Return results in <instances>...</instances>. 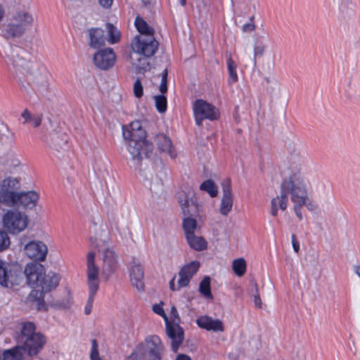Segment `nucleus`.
<instances>
[{
    "mask_svg": "<svg viewBox=\"0 0 360 360\" xmlns=\"http://www.w3.org/2000/svg\"><path fill=\"white\" fill-rule=\"evenodd\" d=\"M28 257L36 261H44L48 252L47 246L41 241H30L24 248Z\"/></svg>",
    "mask_w": 360,
    "mask_h": 360,
    "instance_id": "obj_19",
    "label": "nucleus"
},
{
    "mask_svg": "<svg viewBox=\"0 0 360 360\" xmlns=\"http://www.w3.org/2000/svg\"><path fill=\"white\" fill-rule=\"evenodd\" d=\"M246 262L243 258H238L233 261L232 269L238 276H243L246 271Z\"/></svg>",
    "mask_w": 360,
    "mask_h": 360,
    "instance_id": "obj_35",
    "label": "nucleus"
},
{
    "mask_svg": "<svg viewBox=\"0 0 360 360\" xmlns=\"http://www.w3.org/2000/svg\"><path fill=\"white\" fill-rule=\"evenodd\" d=\"M221 187L223 196L219 212L222 215L226 216L231 211L233 207V194L231 180L229 179H224L221 183Z\"/></svg>",
    "mask_w": 360,
    "mask_h": 360,
    "instance_id": "obj_20",
    "label": "nucleus"
},
{
    "mask_svg": "<svg viewBox=\"0 0 360 360\" xmlns=\"http://www.w3.org/2000/svg\"><path fill=\"white\" fill-rule=\"evenodd\" d=\"M178 201L181 207L182 212L185 216H187V217H185L183 219L182 222L185 236H188V233H194L197 229V221L195 219L191 217V216H195L198 214V206L193 202H191L190 204L187 197H185L184 199H181V197H179Z\"/></svg>",
    "mask_w": 360,
    "mask_h": 360,
    "instance_id": "obj_11",
    "label": "nucleus"
},
{
    "mask_svg": "<svg viewBox=\"0 0 360 360\" xmlns=\"http://www.w3.org/2000/svg\"><path fill=\"white\" fill-rule=\"evenodd\" d=\"M21 117L25 120L23 124L29 122L34 128L41 125L43 115L41 113L33 115L27 109L23 110Z\"/></svg>",
    "mask_w": 360,
    "mask_h": 360,
    "instance_id": "obj_30",
    "label": "nucleus"
},
{
    "mask_svg": "<svg viewBox=\"0 0 360 360\" xmlns=\"http://www.w3.org/2000/svg\"><path fill=\"white\" fill-rule=\"evenodd\" d=\"M178 317V311L174 306L171 308V318L174 319Z\"/></svg>",
    "mask_w": 360,
    "mask_h": 360,
    "instance_id": "obj_55",
    "label": "nucleus"
},
{
    "mask_svg": "<svg viewBox=\"0 0 360 360\" xmlns=\"http://www.w3.org/2000/svg\"><path fill=\"white\" fill-rule=\"evenodd\" d=\"M90 359L91 360H101L98 349V344L95 339L91 341V349L90 353Z\"/></svg>",
    "mask_w": 360,
    "mask_h": 360,
    "instance_id": "obj_41",
    "label": "nucleus"
},
{
    "mask_svg": "<svg viewBox=\"0 0 360 360\" xmlns=\"http://www.w3.org/2000/svg\"><path fill=\"white\" fill-rule=\"evenodd\" d=\"M199 291L205 298L210 300L213 299L210 289V278L209 276L204 277L201 281L199 285Z\"/></svg>",
    "mask_w": 360,
    "mask_h": 360,
    "instance_id": "obj_33",
    "label": "nucleus"
},
{
    "mask_svg": "<svg viewBox=\"0 0 360 360\" xmlns=\"http://www.w3.org/2000/svg\"><path fill=\"white\" fill-rule=\"evenodd\" d=\"M159 90L162 94H165L167 91V84H164V83H160Z\"/></svg>",
    "mask_w": 360,
    "mask_h": 360,
    "instance_id": "obj_54",
    "label": "nucleus"
},
{
    "mask_svg": "<svg viewBox=\"0 0 360 360\" xmlns=\"http://www.w3.org/2000/svg\"><path fill=\"white\" fill-rule=\"evenodd\" d=\"M175 279H176V276H174L172 279L171 281H169V289L172 291H176V290H179L181 288H182L183 287H179V283H177V286L175 285Z\"/></svg>",
    "mask_w": 360,
    "mask_h": 360,
    "instance_id": "obj_50",
    "label": "nucleus"
},
{
    "mask_svg": "<svg viewBox=\"0 0 360 360\" xmlns=\"http://www.w3.org/2000/svg\"><path fill=\"white\" fill-rule=\"evenodd\" d=\"M129 276L131 282L139 291L143 290L144 288L143 278V267L140 262L137 259H133L130 262L129 267Z\"/></svg>",
    "mask_w": 360,
    "mask_h": 360,
    "instance_id": "obj_22",
    "label": "nucleus"
},
{
    "mask_svg": "<svg viewBox=\"0 0 360 360\" xmlns=\"http://www.w3.org/2000/svg\"><path fill=\"white\" fill-rule=\"evenodd\" d=\"M143 357L141 353L137 351V346L134 352L127 357V360H141Z\"/></svg>",
    "mask_w": 360,
    "mask_h": 360,
    "instance_id": "obj_48",
    "label": "nucleus"
},
{
    "mask_svg": "<svg viewBox=\"0 0 360 360\" xmlns=\"http://www.w3.org/2000/svg\"><path fill=\"white\" fill-rule=\"evenodd\" d=\"M18 181L11 177L4 179L0 186V197L2 203L8 207L13 206L14 198L17 197L15 190L18 187Z\"/></svg>",
    "mask_w": 360,
    "mask_h": 360,
    "instance_id": "obj_15",
    "label": "nucleus"
},
{
    "mask_svg": "<svg viewBox=\"0 0 360 360\" xmlns=\"http://www.w3.org/2000/svg\"><path fill=\"white\" fill-rule=\"evenodd\" d=\"M254 18H255L254 16L250 17V22L245 23L243 26L242 30L244 32H251L255 30V25L254 24Z\"/></svg>",
    "mask_w": 360,
    "mask_h": 360,
    "instance_id": "obj_46",
    "label": "nucleus"
},
{
    "mask_svg": "<svg viewBox=\"0 0 360 360\" xmlns=\"http://www.w3.org/2000/svg\"><path fill=\"white\" fill-rule=\"evenodd\" d=\"M49 146L56 150H59L68 143L67 135L64 133L53 131L46 139Z\"/></svg>",
    "mask_w": 360,
    "mask_h": 360,
    "instance_id": "obj_26",
    "label": "nucleus"
},
{
    "mask_svg": "<svg viewBox=\"0 0 360 360\" xmlns=\"http://www.w3.org/2000/svg\"><path fill=\"white\" fill-rule=\"evenodd\" d=\"M227 68L231 83H235L238 81V75L236 72V65L233 60L232 58L229 56L227 60Z\"/></svg>",
    "mask_w": 360,
    "mask_h": 360,
    "instance_id": "obj_38",
    "label": "nucleus"
},
{
    "mask_svg": "<svg viewBox=\"0 0 360 360\" xmlns=\"http://www.w3.org/2000/svg\"><path fill=\"white\" fill-rule=\"evenodd\" d=\"M309 201V199L308 200H306V203H305V206L307 207V209L310 211H314L316 209L317 206L314 204L313 202H308Z\"/></svg>",
    "mask_w": 360,
    "mask_h": 360,
    "instance_id": "obj_53",
    "label": "nucleus"
},
{
    "mask_svg": "<svg viewBox=\"0 0 360 360\" xmlns=\"http://www.w3.org/2000/svg\"><path fill=\"white\" fill-rule=\"evenodd\" d=\"M193 108L195 123L198 126H201L204 120H217L220 116L219 111L215 106L202 99L196 100L193 103Z\"/></svg>",
    "mask_w": 360,
    "mask_h": 360,
    "instance_id": "obj_12",
    "label": "nucleus"
},
{
    "mask_svg": "<svg viewBox=\"0 0 360 360\" xmlns=\"http://www.w3.org/2000/svg\"><path fill=\"white\" fill-rule=\"evenodd\" d=\"M134 24L137 30L143 34L141 37L153 36V29L143 18L136 17Z\"/></svg>",
    "mask_w": 360,
    "mask_h": 360,
    "instance_id": "obj_31",
    "label": "nucleus"
},
{
    "mask_svg": "<svg viewBox=\"0 0 360 360\" xmlns=\"http://www.w3.org/2000/svg\"><path fill=\"white\" fill-rule=\"evenodd\" d=\"M101 6L104 8H111L114 0H98Z\"/></svg>",
    "mask_w": 360,
    "mask_h": 360,
    "instance_id": "obj_49",
    "label": "nucleus"
},
{
    "mask_svg": "<svg viewBox=\"0 0 360 360\" xmlns=\"http://www.w3.org/2000/svg\"><path fill=\"white\" fill-rule=\"evenodd\" d=\"M28 223V218L24 212L16 209L7 210L2 217L3 228L11 234H18L24 231Z\"/></svg>",
    "mask_w": 360,
    "mask_h": 360,
    "instance_id": "obj_9",
    "label": "nucleus"
},
{
    "mask_svg": "<svg viewBox=\"0 0 360 360\" xmlns=\"http://www.w3.org/2000/svg\"><path fill=\"white\" fill-rule=\"evenodd\" d=\"M354 272L360 278V266L356 265L354 266Z\"/></svg>",
    "mask_w": 360,
    "mask_h": 360,
    "instance_id": "obj_57",
    "label": "nucleus"
},
{
    "mask_svg": "<svg viewBox=\"0 0 360 360\" xmlns=\"http://www.w3.org/2000/svg\"><path fill=\"white\" fill-rule=\"evenodd\" d=\"M95 253L90 252L87 255V276L89 295L84 307V313L86 315L91 314L95 295L98 290V268L95 264Z\"/></svg>",
    "mask_w": 360,
    "mask_h": 360,
    "instance_id": "obj_8",
    "label": "nucleus"
},
{
    "mask_svg": "<svg viewBox=\"0 0 360 360\" xmlns=\"http://www.w3.org/2000/svg\"><path fill=\"white\" fill-rule=\"evenodd\" d=\"M22 354L21 349L16 345L12 349L5 350L2 360H22Z\"/></svg>",
    "mask_w": 360,
    "mask_h": 360,
    "instance_id": "obj_32",
    "label": "nucleus"
},
{
    "mask_svg": "<svg viewBox=\"0 0 360 360\" xmlns=\"http://www.w3.org/2000/svg\"><path fill=\"white\" fill-rule=\"evenodd\" d=\"M123 136L128 141V151L132 159L141 160L153 151V144L146 139V134L138 120L123 127Z\"/></svg>",
    "mask_w": 360,
    "mask_h": 360,
    "instance_id": "obj_3",
    "label": "nucleus"
},
{
    "mask_svg": "<svg viewBox=\"0 0 360 360\" xmlns=\"http://www.w3.org/2000/svg\"><path fill=\"white\" fill-rule=\"evenodd\" d=\"M265 51V46L262 44L255 45L254 47V60L256 63V58L261 57Z\"/></svg>",
    "mask_w": 360,
    "mask_h": 360,
    "instance_id": "obj_45",
    "label": "nucleus"
},
{
    "mask_svg": "<svg viewBox=\"0 0 360 360\" xmlns=\"http://www.w3.org/2000/svg\"><path fill=\"white\" fill-rule=\"evenodd\" d=\"M20 271L7 262L0 259V285L3 287H12L18 285Z\"/></svg>",
    "mask_w": 360,
    "mask_h": 360,
    "instance_id": "obj_13",
    "label": "nucleus"
},
{
    "mask_svg": "<svg viewBox=\"0 0 360 360\" xmlns=\"http://www.w3.org/2000/svg\"><path fill=\"white\" fill-rule=\"evenodd\" d=\"M89 46L98 49L105 44L104 30L101 28H91L89 30Z\"/></svg>",
    "mask_w": 360,
    "mask_h": 360,
    "instance_id": "obj_27",
    "label": "nucleus"
},
{
    "mask_svg": "<svg viewBox=\"0 0 360 360\" xmlns=\"http://www.w3.org/2000/svg\"><path fill=\"white\" fill-rule=\"evenodd\" d=\"M18 181L11 177L4 179L0 186V197L2 203L8 207L13 206L14 198L17 197L15 190L18 187Z\"/></svg>",
    "mask_w": 360,
    "mask_h": 360,
    "instance_id": "obj_14",
    "label": "nucleus"
},
{
    "mask_svg": "<svg viewBox=\"0 0 360 360\" xmlns=\"http://www.w3.org/2000/svg\"><path fill=\"white\" fill-rule=\"evenodd\" d=\"M252 283L255 288V294L254 295V303L256 307L257 308H262V300L259 297V295L258 293V289H257V284L255 281H252Z\"/></svg>",
    "mask_w": 360,
    "mask_h": 360,
    "instance_id": "obj_44",
    "label": "nucleus"
},
{
    "mask_svg": "<svg viewBox=\"0 0 360 360\" xmlns=\"http://www.w3.org/2000/svg\"><path fill=\"white\" fill-rule=\"evenodd\" d=\"M153 310L155 314L160 315L164 319L165 323L169 321L161 304L153 305Z\"/></svg>",
    "mask_w": 360,
    "mask_h": 360,
    "instance_id": "obj_43",
    "label": "nucleus"
},
{
    "mask_svg": "<svg viewBox=\"0 0 360 360\" xmlns=\"http://www.w3.org/2000/svg\"><path fill=\"white\" fill-rule=\"evenodd\" d=\"M16 195L17 197L14 198L13 206L18 205L25 208H32L36 205L39 200L38 193L33 191L17 192Z\"/></svg>",
    "mask_w": 360,
    "mask_h": 360,
    "instance_id": "obj_23",
    "label": "nucleus"
},
{
    "mask_svg": "<svg viewBox=\"0 0 360 360\" xmlns=\"http://www.w3.org/2000/svg\"><path fill=\"white\" fill-rule=\"evenodd\" d=\"M200 189L207 192L212 198L216 197L218 194L217 186L212 179L203 181L200 186Z\"/></svg>",
    "mask_w": 360,
    "mask_h": 360,
    "instance_id": "obj_34",
    "label": "nucleus"
},
{
    "mask_svg": "<svg viewBox=\"0 0 360 360\" xmlns=\"http://www.w3.org/2000/svg\"><path fill=\"white\" fill-rule=\"evenodd\" d=\"M163 345L160 338L156 335H149L144 342L137 345V351L146 360H162Z\"/></svg>",
    "mask_w": 360,
    "mask_h": 360,
    "instance_id": "obj_10",
    "label": "nucleus"
},
{
    "mask_svg": "<svg viewBox=\"0 0 360 360\" xmlns=\"http://www.w3.org/2000/svg\"><path fill=\"white\" fill-rule=\"evenodd\" d=\"M167 75H168L167 70L165 69L161 73V77H162L161 83L167 84Z\"/></svg>",
    "mask_w": 360,
    "mask_h": 360,
    "instance_id": "obj_52",
    "label": "nucleus"
},
{
    "mask_svg": "<svg viewBox=\"0 0 360 360\" xmlns=\"http://www.w3.org/2000/svg\"><path fill=\"white\" fill-rule=\"evenodd\" d=\"M304 153L303 151L294 150L290 155L289 162L291 165L297 164L298 166H300L304 162Z\"/></svg>",
    "mask_w": 360,
    "mask_h": 360,
    "instance_id": "obj_37",
    "label": "nucleus"
},
{
    "mask_svg": "<svg viewBox=\"0 0 360 360\" xmlns=\"http://www.w3.org/2000/svg\"><path fill=\"white\" fill-rule=\"evenodd\" d=\"M294 203H306L308 200L307 186L304 181L296 175L290 176L284 179L281 185L280 195L274 198L271 201V214L276 217L278 209L285 211L288 206V195Z\"/></svg>",
    "mask_w": 360,
    "mask_h": 360,
    "instance_id": "obj_2",
    "label": "nucleus"
},
{
    "mask_svg": "<svg viewBox=\"0 0 360 360\" xmlns=\"http://www.w3.org/2000/svg\"><path fill=\"white\" fill-rule=\"evenodd\" d=\"M159 43L153 36L136 37L131 43V49L136 58L131 55V63L138 70L139 72L150 70V63L148 58L153 56L158 50Z\"/></svg>",
    "mask_w": 360,
    "mask_h": 360,
    "instance_id": "obj_4",
    "label": "nucleus"
},
{
    "mask_svg": "<svg viewBox=\"0 0 360 360\" xmlns=\"http://www.w3.org/2000/svg\"><path fill=\"white\" fill-rule=\"evenodd\" d=\"M102 262L101 276L107 281L117 269V256L112 249L107 248L103 252Z\"/></svg>",
    "mask_w": 360,
    "mask_h": 360,
    "instance_id": "obj_16",
    "label": "nucleus"
},
{
    "mask_svg": "<svg viewBox=\"0 0 360 360\" xmlns=\"http://www.w3.org/2000/svg\"><path fill=\"white\" fill-rule=\"evenodd\" d=\"M115 60L116 56L111 48L101 49L94 56V64L101 70H108L112 68Z\"/></svg>",
    "mask_w": 360,
    "mask_h": 360,
    "instance_id": "obj_18",
    "label": "nucleus"
},
{
    "mask_svg": "<svg viewBox=\"0 0 360 360\" xmlns=\"http://www.w3.org/2000/svg\"><path fill=\"white\" fill-rule=\"evenodd\" d=\"M197 325L207 330L214 332L224 331V324L219 319H213L212 317L205 315L198 317L196 320Z\"/></svg>",
    "mask_w": 360,
    "mask_h": 360,
    "instance_id": "obj_24",
    "label": "nucleus"
},
{
    "mask_svg": "<svg viewBox=\"0 0 360 360\" xmlns=\"http://www.w3.org/2000/svg\"><path fill=\"white\" fill-rule=\"evenodd\" d=\"M176 360H191V357L186 354H179Z\"/></svg>",
    "mask_w": 360,
    "mask_h": 360,
    "instance_id": "obj_56",
    "label": "nucleus"
},
{
    "mask_svg": "<svg viewBox=\"0 0 360 360\" xmlns=\"http://www.w3.org/2000/svg\"><path fill=\"white\" fill-rule=\"evenodd\" d=\"M166 334L171 340L172 350L176 353L184 339L183 328L177 323L169 321L165 323Z\"/></svg>",
    "mask_w": 360,
    "mask_h": 360,
    "instance_id": "obj_17",
    "label": "nucleus"
},
{
    "mask_svg": "<svg viewBox=\"0 0 360 360\" xmlns=\"http://www.w3.org/2000/svg\"><path fill=\"white\" fill-rule=\"evenodd\" d=\"M143 86L139 79H136L134 84V94L136 98H141L143 96Z\"/></svg>",
    "mask_w": 360,
    "mask_h": 360,
    "instance_id": "obj_42",
    "label": "nucleus"
},
{
    "mask_svg": "<svg viewBox=\"0 0 360 360\" xmlns=\"http://www.w3.org/2000/svg\"><path fill=\"white\" fill-rule=\"evenodd\" d=\"M292 245L293 247V250L295 252H298L300 250V243L296 239V236L295 234H292L291 236Z\"/></svg>",
    "mask_w": 360,
    "mask_h": 360,
    "instance_id": "obj_51",
    "label": "nucleus"
},
{
    "mask_svg": "<svg viewBox=\"0 0 360 360\" xmlns=\"http://www.w3.org/2000/svg\"><path fill=\"white\" fill-rule=\"evenodd\" d=\"M11 244L8 233L0 228V252L7 250Z\"/></svg>",
    "mask_w": 360,
    "mask_h": 360,
    "instance_id": "obj_40",
    "label": "nucleus"
},
{
    "mask_svg": "<svg viewBox=\"0 0 360 360\" xmlns=\"http://www.w3.org/2000/svg\"><path fill=\"white\" fill-rule=\"evenodd\" d=\"M8 63L13 69V76L19 84L25 87V82L28 85L35 84L37 87L46 86L47 80L37 64L30 61V54L18 46H9L6 51Z\"/></svg>",
    "mask_w": 360,
    "mask_h": 360,
    "instance_id": "obj_1",
    "label": "nucleus"
},
{
    "mask_svg": "<svg viewBox=\"0 0 360 360\" xmlns=\"http://www.w3.org/2000/svg\"><path fill=\"white\" fill-rule=\"evenodd\" d=\"M265 80H266V82L267 83H269V82H270V79H269V78H268V77H266V78H265Z\"/></svg>",
    "mask_w": 360,
    "mask_h": 360,
    "instance_id": "obj_60",
    "label": "nucleus"
},
{
    "mask_svg": "<svg viewBox=\"0 0 360 360\" xmlns=\"http://www.w3.org/2000/svg\"><path fill=\"white\" fill-rule=\"evenodd\" d=\"M32 15L25 11H18L1 25L3 36L7 39L19 38L32 26Z\"/></svg>",
    "mask_w": 360,
    "mask_h": 360,
    "instance_id": "obj_7",
    "label": "nucleus"
},
{
    "mask_svg": "<svg viewBox=\"0 0 360 360\" xmlns=\"http://www.w3.org/2000/svg\"><path fill=\"white\" fill-rule=\"evenodd\" d=\"M17 345L30 356L37 355L46 343V338L36 332V326L32 322H23L19 333L15 337Z\"/></svg>",
    "mask_w": 360,
    "mask_h": 360,
    "instance_id": "obj_5",
    "label": "nucleus"
},
{
    "mask_svg": "<svg viewBox=\"0 0 360 360\" xmlns=\"http://www.w3.org/2000/svg\"><path fill=\"white\" fill-rule=\"evenodd\" d=\"M153 98L157 110L160 113L165 112L167 108V98L164 95L155 96Z\"/></svg>",
    "mask_w": 360,
    "mask_h": 360,
    "instance_id": "obj_39",
    "label": "nucleus"
},
{
    "mask_svg": "<svg viewBox=\"0 0 360 360\" xmlns=\"http://www.w3.org/2000/svg\"><path fill=\"white\" fill-rule=\"evenodd\" d=\"M4 11L2 7L0 6V21L3 19Z\"/></svg>",
    "mask_w": 360,
    "mask_h": 360,
    "instance_id": "obj_58",
    "label": "nucleus"
},
{
    "mask_svg": "<svg viewBox=\"0 0 360 360\" xmlns=\"http://www.w3.org/2000/svg\"><path fill=\"white\" fill-rule=\"evenodd\" d=\"M48 292L49 291L44 290L42 288H41V290L34 289L27 297V300L29 302L34 304L38 310L44 309L46 308L44 293Z\"/></svg>",
    "mask_w": 360,
    "mask_h": 360,
    "instance_id": "obj_28",
    "label": "nucleus"
},
{
    "mask_svg": "<svg viewBox=\"0 0 360 360\" xmlns=\"http://www.w3.org/2000/svg\"><path fill=\"white\" fill-rule=\"evenodd\" d=\"M179 2L182 6H184L186 5V0H179Z\"/></svg>",
    "mask_w": 360,
    "mask_h": 360,
    "instance_id": "obj_59",
    "label": "nucleus"
},
{
    "mask_svg": "<svg viewBox=\"0 0 360 360\" xmlns=\"http://www.w3.org/2000/svg\"><path fill=\"white\" fill-rule=\"evenodd\" d=\"M199 268L200 262L198 261H192L184 265L178 273L179 287L188 286L191 278L198 272Z\"/></svg>",
    "mask_w": 360,
    "mask_h": 360,
    "instance_id": "obj_21",
    "label": "nucleus"
},
{
    "mask_svg": "<svg viewBox=\"0 0 360 360\" xmlns=\"http://www.w3.org/2000/svg\"><path fill=\"white\" fill-rule=\"evenodd\" d=\"M155 141L161 152L168 154L172 158L176 157L177 153L172 145V141L166 135L163 134L156 135Z\"/></svg>",
    "mask_w": 360,
    "mask_h": 360,
    "instance_id": "obj_25",
    "label": "nucleus"
},
{
    "mask_svg": "<svg viewBox=\"0 0 360 360\" xmlns=\"http://www.w3.org/2000/svg\"><path fill=\"white\" fill-rule=\"evenodd\" d=\"M186 241L191 248L197 250L202 251L207 248V243L205 238L202 236L188 233V236H186Z\"/></svg>",
    "mask_w": 360,
    "mask_h": 360,
    "instance_id": "obj_29",
    "label": "nucleus"
},
{
    "mask_svg": "<svg viewBox=\"0 0 360 360\" xmlns=\"http://www.w3.org/2000/svg\"><path fill=\"white\" fill-rule=\"evenodd\" d=\"M304 205L305 204H302V203H295V205H294V212H295L296 216L298 217V219L300 221L302 220V219H303L301 209Z\"/></svg>",
    "mask_w": 360,
    "mask_h": 360,
    "instance_id": "obj_47",
    "label": "nucleus"
},
{
    "mask_svg": "<svg viewBox=\"0 0 360 360\" xmlns=\"http://www.w3.org/2000/svg\"><path fill=\"white\" fill-rule=\"evenodd\" d=\"M24 273L27 283L32 288H40L45 291H51L58 285L60 277L58 274L49 272L46 274L44 266L39 263H29Z\"/></svg>",
    "mask_w": 360,
    "mask_h": 360,
    "instance_id": "obj_6",
    "label": "nucleus"
},
{
    "mask_svg": "<svg viewBox=\"0 0 360 360\" xmlns=\"http://www.w3.org/2000/svg\"><path fill=\"white\" fill-rule=\"evenodd\" d=\"M106 29L109 37L108 41L110 44H115L119 41L120 34L117 27L111 23H107Z\"/></svg>",
    "mask_w": 360,
    "mask_h": 360,
    "instance_id": "obj_36",
    "label": "nucleus"
}]
</instances>
